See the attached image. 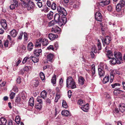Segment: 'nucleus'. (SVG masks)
I'll list each match as a JSON object with an SVG mask.
<instances>
[{
    "label": "nucleus",
    "instance_id": "69168bd1",
    "mask_svg": "<svg viewBox=\"0 0 125 125\" xmlns=\"http://www.w3.org/2000/svg\"><path fill=\"white\" fill-rule=\"evenodd\" d=\"M16 81L18 83H20L21 82V80L20 77L18 76L17 78Z\"/></svg>",
    "mask_w": 125,
    "mask_h": 125
},
{
    "label": "nucleus",
    "instance_id": "a878e982",
    "mask_svg": "<svg viewBox=\"0 0 125 125\" xmlns=\"http://www.w3.org/2000/svg\"><path fill=\"white\" fill-rule=\"evenodd\" d=\"M41 43L43 46H46L48 44V40L46 39H42Z\"/></svg>",
    "mask_w": 125,
    "mask_h": 125
},
{
    "label": "nucleus",
    "instance_id": "e433bc0d",
    "mask_svg": "<svg viewBox=\"0 0 125 125\" xmlns=\"http://www.w3.org/2000/svg\"><path fill=\"white\" fill-rule=\"evenodd\" d=\"M42 104H41V103H40L37 104L35 105V107L37 109L40 110L42 108Z\"/></svg>",
    "mask_w": 125,
    "mask_h": 125
},
{
    "label": "nucleus",
    "instance_id": "393cba45",
    "mask_svg": "<svg viewBox=\"0 0 125 125\" xmlns=\"http://www.w3.org/2000/svg\"><path fill=\"white\" fill-rule=\"evenodd\" d=\"M47 93L45 91H43L41 94V97L43 99H45L47 97Z\"/></svg>",
    "mask_w": 125,
    "mask_h": 125
},
{
    "label": "nucleus",
    "instance_id": "f03ea898",
    "mask_svg": "<svg viewBox=\"0 0 125 125\" xmlns=\"http://www.w3.org/2000/svg\"><path fill=\"white\" fill-rule=\"evenodd\" d=\"M66 87L73 89L76 87V83L71 76L68 77L66 80Z\"/></svg>",
    "mask_w": 125,
    "mask_h": 125
},
{
    "label": "nucleus",
    "instance_id": "13d9d810",
    "mask_svg": "<svg viewBox=\"0 0 125 125\" xmlns=\"http://www.w3.org/2000/svg\"><path fill=\"white\" fill-rule=\"evenodd\" d=\"M120 84L118 83H115L114 84H112L111 86L113 88H114L115 87L117 86H120Z\"/></svg>",
    "mask_w": 125,
    "mask_h": 125
},
{
    "label": "nucleus",
    "instance_id": "2eb2a0df",
    "mask_svg": "<svg viewBox=\"0 0 125 125\" xmlns=\"http://www.w3.org/2000/svg\"><path fill=\"white\" fill-rule=\"evenodd\" d=\"M42 52V50L41 49H35L34 51V53L36 56H39L41 54Z\"/></svg>",
    "mask_w": 125,
    "mask_h": 125
},
{
    "label": "nucleus",
    "instance_id": "c85d7f7f",
    "mask_svg": "<svg viewBox=\"0 0 125 125\" xmlns=\"http://www.w3.org/2000/svg\"><path fill=\"white\" fill-rule=\"evenodd\" d=\"M53 13L52 11H50L47 14V18L49 20L52 19L53 17Z\"/></svg>",
    "mask_w": 125,
    "mask_h": 125
},
{
    "label": "nucleus",
    "instance_id": "3c124183",
    "mask_svg": "<svg viewBox=\"0 0 125 125\" xmlns=\"http://www.w3.org/2000/svg\"><path fill=\"white\" fill-rule=\"evenodd\" d=\"M40 76L41 80H44L45 79V76L44 74L42 72L40 73Z\"/></svg>",
    "mask_w": 125,
    "mask_h": 125
},
{
    "label": "nucleus",
    "instance_id": "680f3d73",
    "mask_svg": "<svg viewBox=\"0 0 125 125\" xmlns=\"http://www.w3.org/2000/svg\"><path fill=\"white\" fill-rule=\"evenodd\" d=\"M13 2L14 3V4H15L16 7H17L18 6V0H12Z\"/></svg>",
    "mask_w": 125,
    "mask_h": 125
},
{
    "label": "nucleus",
    "instance_id": "423d86ee",
    "mask_svg": "<svg viewBox=\"0 0 125 125\" xmlns=\"http://www.w3.org/2000/svg\"><path fill=\"white\" fill-rule=\"evenodd\" d=\"M95 19L97 21H102V17L101 14L99 12H96L95 15Z\"/></svg>",
    "mask_w": 125,
    "mask_h": 125
},
{
    "label": "nucleus",
    "instance_id": "ddd939ff",
    "mask_svg": "<svg viewBox=\"0 0 125 125\" xmlns=\"http://www.w3.org/2000/svg\"><path fill=\"white\" fill-rule=\"evenodd\" d=\"M106 56L109 59H110L111 58L113 57V54L112 51L111 50H108L106 54Z\"/></svg>",
    "mask_w": 125,
    "mask_h": 125
},
{
    "label": "nucleus",
    "instance_id": "72a5a7b5",
    "mask_svg": "<svg viewBox=\"0 0 125 125\" xmlns=\"http://www.w3.org/2000/svg\"><path fill=\"white\" fill-rule=\"evenodd\" d=\"M56 75H54L52 76L51 80V82L53 84H55L56 83Z\"/></svg>",
    "mask_w": 125,
    "mask_h": 125
},
{
    "label": "nucleus",
    "instance_id": "09e8293b",
    "mask_svg": "<svg viewBox=\"0 0 125 125\" xmlns=\"http://www.w3.org/2000/svg\"><path fill=\"white\" fill-rule=\"evenodd\" d=\"M51 7L52 9L53 10H55L56 8V4L54 2H53L51 5Z\"/></svg>",
    "mask_w": 125,
    "mask_h": 125
},
{
    "label": "nucleus",
    "instance_id": "6ab92c4d",
    "mask_svg": "<svg viewBox=\"0 0 125 125\" xmlns=\"http://www.w3.org/2000/svg\"><path fill=\"white\" fill-rule=\"evenodd\" d=\"M119 109L120 112H123L125 111V106L124 104H120L119 106Z\"/></svg>",
    "mask_w": 125,
    "mask_h": 125
},
{
    "label": "nucleus",
    "instance_id": "4d7b16f0",
    "mask_svg": "<svg viewBox=\"0 0 125 125\" xmlns=\"http://www.w3.org/2000/svg\"><path fill=\"white\" fill-rule=\"evenodd\" d=\"M24 39L25 41H26L28 39V36L27 33L25 32L24 33Z\"/></svg>",
    "mask_w": 125,
    "mask_h": 125
},
{
    "label": "nucleus",
    "instance_id": "4be33fe9",
    "mask_svg": "<svg viewBox=\"0 0 125 125\" xmlns=\"http://www.w3.org/2000/svg\"><path fill=\"white\" fill-rule=\"evenodd\" d=\"M123 91L120 90L119 88L116 89L114 91V93L115 95H117L120 94L122 92H123Z\"/></svg>",
    "mask_w": 125,
    "mask_h": 125
},
{
    "label": "nucleus",
    "instance_id": "f257e3e1",
    "mask_svg": "<svg viewBox=\"0 0 125 125\" xmlns=\"http://www.w3.org/2000/svg\"><path fill=\"white\" fill-rule=\"evenodd\" d=\"M55 21L58 22L60 26H62L64 25L66 23L67 19L65 17H63L60 18V16L59 14L56 13L54 15V17Z\"/></svg>",
    "mask_w": 125,
    "mask_h": 125
},
{
    "label": "nucleus",
    "instance_id": "c03bdc74",
    "mask_svg": "<svg viewBox=\"0 0 125 125\" xmlns=\"http://www.w3.org/2000/svg\"><path fill=\"white\" fill-rule=\"evenodd\" d=\"M31 69V67L30 66H26L23 68L24 71L27 72H28L29 70Z\"/></svg>",
    "mask_w": 125,
    "mask_h": 125
},
{
    "label": "nucleus",
    "instance_id": "1a4fd4ad",
    "mask_svg": "<svg viewBox=\"0 0 125 125\" xmlns=\"http://www.w3.org/2000/svg\"><path fill=\"white\" fill-rule=\"evenodd\" d=\"M52 32L57 33H59L61 32V29L59 27L56 26V27H53L52 28Z\"/></svg>",
    "mask_w": 125,
    "mask_h": 125
},
{
    "label": "nucleus",
    "instance_id": "412c9836",
    "mask_svg": "<svg viewBox=\"0 0 125 125\" xmlns=\"http://www.w3.org/2000/svg\"><path fill=\"white\" fill-rule=\"evenodd\" d=\"M42 39H40L36 41L35 44V46L36 47H40L41 46Z\"/></svg>",
    "mask_w": 125,
    "mask_h": 125
},
{
    "label": "nucleus",
    "instance_id": "8fccbe9b",
    "mask_svg": "<svg viewBox=\"0 0 125 125\" xmlns=\"http://www.w3.org/2000/svg\"><path fill=\"white\" fill-rule=\"evenodd\" d=\"M91 71L92 72V75L93 76L95 73V69L94 66L92 67Z\"/></svg>",
    "mask_w": 125,
    "mask_h": 125
},
{
    "label": "nucleus",
    "instance_id": "338daca9",
    "mask_svg": "<svg viewBox=\"0 0 125 125\" xmlns=\"http://www.w3.org/2000/svg\"><path fill=\"white\" fill-rule=\"evenodd\" d=\"M47 4L48 7H51L52 4L51 2L50 1L48 0H47Z\"/></svg>",
    "mask_w": 125,
    "mask_h": 125
},
{
    "label": "nucleus",
    "instance_id": "49530a36",
    "mask_svg": "<svg viewBox=\"0 0 125 125\" xmlns=\"http://www.w3.org/2000/svg\"><path fill=\"white\" fill-rule=\"evenodd\" d=\"M56 22L55 21L52 20L49 22V26H53L56 24Z\"/></svg>",
    "mask_w": 125,
    "mask_h": 125
},
{
    "label": "nucleus",
    "instance_id": "dca6fc26",
    "mask_svg": "<svg viewBox=\"0 0 125 125\" xmlns=\"http://www.w3.org/2000/svg\"><path fill=\"white\" fill-rule=\"evenodd\" d=\"M98 74L100 77H101L104 76L105 74L104 70L100 68H98Z\"/></svg>",
    "mask_w": 125,
    "mask_h": 125
},
{
    "label": "nucleus",
    "instance_id": "4468645a",
    "mask_svg": "<svg viewBox=\"0 0 125 125\" xmlns=\"http://www.w3.org/2000/svg\"><path fill=\"white\" fill-rule=\"evenodd\" d=\"M54 57L53 54L49 53L47 55V60L51 62H52L53 61V58Z\"/></svg>",
    "mask_w": 125,
    "mask_h": 125
},
{
    "label": "nucleus",
    "instance_id": "b1692460",
    "mask_svg": "<svg viewBox=\"0 0 125 125\" xmlns=\"http://www.w3.org/2000/svg\"><path fill=\"white\" fill-rule=\"evenodd\" d=\"M81 108L83 111L87 112L88 110L89 109L88 104H86L85 105H84L81 107Z\"/></svg>",
    "mask_w": 125,
    "mask_h": 125
},
{
    "label": "nucleus",
    "instance_id": "a211bd4d",
    "mask_svg": "<svg viewBox=\"0 0 125 125\" xmlns=\"http://www.w3.org/2000/svg\"><path fill=\"white\" fill-rule=\"evenodd\" d=\"M78 81L79 84L81 85H82L84 84L85 80L82 76H80L78 77Z\"/></svg>",
    "mask_w": 125,
    "mask_h": 125
},
{
    "label": "nucleus",
    "instance_id": "473e14b6",
    "mask_svg": "<svg viewBox=\"0 0 125 125\" xmlns=\"http://www.w3.org/2000/svg\"><path fill=\"white\" fill-rule=\"evenodd\" d=\"M29 104L31 106H33L34 105V101L33 97L29 99Z\"/></svg>",
    "mask_w": 125,
    "mask_h": 125
},
{
    "label": "nucleus",
    "instance_id": "6e6552de",
    "mask_svg": "<svg viewBox=\"0 0 125 125\" xmlns=\"http://www.w3.org/2000/svg\"><path fill=\"white\" fill-rule=\"evenodd\" d=\"M0 24L1 26L4 29L6 30L7 28V24L6 21L5 20H1Z\"/></svg>",
    "mask_w": 125,
    "mask_h": 125
},
{
    "label": "nucleus",
    "instance_id": "6e6d98bb",
    "mask_svg": "<svg viewBox=\"0 0 125 125\" xmlns=\"http://www.w3.org/2000/svg\"><path fill=\"white\" fill-rule=\"evenodd\" d=\"M15 94L13 92H11L10 94V98L11 99H13L15 97Z\"/></svg>",
    "mask_w": 125,
    "mask_h": 125
},
{
    "label": "nucleus",
    "instance_id": "603ef678",
    "mask_svg": "<svg viewBox=\"0 0 125 125\" xmlns=\"http://www.w3.org/2000/svg\"><path fill=\"white\" fill-rule=\"evenodd\" d=\"M23 34V32L21 31L20 33V34L18 35V37L17 40H21L22 39V35Z\"/></svg>",
    "mask_w": 125,
    "mask_h": 125
},
{
    "label": "nucleus",
    "instance_id": "cd10ccee",
    "mask_svg": "<svg viewBox=\"0 0 125 125\" xmlns=\"http://www.w3.org/2000/svg\"><path fill=\"white\" fill-rule=\"evenodd\" d=\"M11 35L13 37H15L17 34V33L15 30H12L10 32Z\"/></svg>",
    "mask_w": 125,
    "mask_h": 125
},
{
    "label": "nucleus",
    "instance_id": "a18cd8bd",
    "mask_svg": "<svg viewBox=\"0 0 125 125\" xmlns=\"http://www.w3.org/2000/svg\"><path fill=\"white\" fill-rule=\"evenodd\" d=\"M62 106L63 107L65 108H67V104L66 103L65 101L63 100L62 101Z\"/></svg>",
    "mask_w": 125,
    "mask_h": 125
},
{
    "label": "nucleus",
    "instance_id": "0eeeda50",
    "mask_svg": "<svg viewBox=\"0 0 125 125\" xmlns=\"http://www.w3.org/2000/svg\"><path fill=\"white\" fill-rule=\"evenodd\" d=\"M34 6V4L33 2L31 1L28 4L27 9L28 10H31V12H32L33 11V8Z\"/></svg>",
    "mask_w": 125,
    "mask_h": 125
},
{
    "label": "nucleus",
    "instance_id": "f704fd0d",
    "mask_svg": "<svg viewBox=\"0 0 125 125\" xmlns=\"http://www.w3.org/2000/svg\"><path fill=\"white\" fill-rule=\"evenodd\" d=\"M122 7L120 4L118 3L117 5L116 8V11L117 12L120 11Z\"/></svg>",
    "mask_w": 125,
    "mask_h": 125
},
{
    "label": "nucleus",
    "instance_id": "9b49d317",
    "mask_svg": "<svg viewBox=\"0 0 125 125\" xmlns=\"http://www.w3.org/2000/svg\"><path fill=\"white\" fill-rule=\"evenodd\" d=\"M21 99L20 97L17 96L15 97V104L18 106H21Z\"/></svg>",
    "mask_w": 125,
    "mask_h": 125
},
{
    "label": "nucleus",
    "instance_id": "7ed1b4c3",
    "mask_svg": "<svg viewBox=\"0 0 125 125\" xmlns=\"http://www.w3.org/2000/svg\"><path fill=\"white\" fill-rule=\"evenodd\" d=\"M57 10L60 15L62 16H64L65 17L67 15V13L64 8L60 6L57 7Z\"/></svg>",
    "mask_w": 125,
    "mask_h": 125
},
{
    "label": "nucleus",
    "instance_id": "7c9ffc66",
    "mask_svg": "<svg viewBox=\"0 0 125 125\" xmlns=\"http://www.w3.org/2000/svg\"><path fill=\"white\" fill-rule=\"evenodd\" d=\"M30 59H31L32 61L34 63L37 62L39 61V59L38 58L32 56L30 57Z\"/></svg>",
    "mask_w": 125,
    "mask_h": 125
},
{
    "label": "nucleus",
    "instance_id": "0e129e2a",
    "mask_svg": "<svg viewBox=\"0 0 125 125\" xmlns=\"http://www.w3.org/2000/svg\"><path fill=\"white\" fill-rule=\"evenodd\" d=\"M37 4L39 8H41L42 7V5L41 2H38L37 3Z\"/></svg>",
    "mask_w": 125,
    "mask_h": 125
},
{
    "label": "nucleus",
    "instance_id": "f8f14e48",
    "mask_svg": "<svg viewBox=\"0 0 125 125\" xmlns=\"http://www.w3.org/2000/svg\"><path fill=\"white\" fill-rule=\"evenodd\" d=\"M58 35H56L51 33L49 34L48 37L49 39L51 40H54L56 38H57Z\"/></svg>",
    "mask_w": 125,
    "mask_h": 125
},
{
    "label": "nucleus",
    "instance_id": "f3484780",
    "mask_svg": "<svg viewBox=\"0 0 125 125\" xmlns=\"http://www.w3.org/2000/svg\"><path fill=\"white\" fill-rule=\"evenodd\" d=\"M100 68H101L103 70L105 69L107 71L108 70V67L107 65L103 63H100Z\"/></svg>",
    "mask_w": 125,
    "mask_h": 125
},
{
    "label": "nucleus",
    "instance_id": "2f4dec72",
    "mask_svg": "<svg viewBox=\"0 0 125 125\" xmlns=\"http://www.w3.org/2000/svg\"><path fill=\"white\" fill-rule=\"evenodd\" d=\"M109 80V76H105L103 78V82L104 83H106L108 82Z\"/></svg>",
    "mask_w": 125,
    "mask_h": 125
},
{
    "label": "nucleus",
    "instance_id": "39448f33",
    "mask_svg": "<svg viewBox=\"0 0 125 125\" xmlns=\"http://www.w3.org/2000/svg\"><path fill=\"white\" fill-rule=\"evenodd\" d=\"M102 40L104 45V44L108 45L110 42L111 40V39L110 37L107 36H106L105 38H103V40L102 39Z\"/></svg>",
    "mask_w": 125,
    "mask_h": 125
},
{
    "label": "nucleus",
    "instance_id": "ea45409f",
    "mask_svg": "<svg viewBox=\"0 0 125 125\" xmlns=\"http://www.w3.org/2000/svg\"><path fill=\"white\" fill-rule=\"evenodd\" d=\"M122 7L125 6V1L124 0H121L118 3Z\"/></svg>",
    "mask_w": 125,
    "mask_h": 125
},
{
    "label": "nucleus",
    "instance_id": "9d476101",
    "mask_svg": "<svg viewBox=\"0 0 125 125\" xmlns=\"http://www.w3.org/2000/svg\"><path fill=\"white\" fill-rule=\"evenodd\" d=\"M110 0H105L104 1H101L99 3V4L100 6L103 7L104 6L108 5L110 2Z\"/></svg>",
    "mask_w": 125,
    "mask_h": 125
},
{
    "label": "nucleus",
    "instance_id": "5fc2aeb1",
    "mask_svg": "<svg viewBox=\"0 0 125 125\" xmlns=\"http://www.w3.org/2000/svg\"><path fill=\"white\" fill-rule=\"evenodd\" d=\"M21 96L22 99L24 100L26 98V94L25 92H22L21 93Z\"/></svg>",
    "mask_w": 125,
    "mask_h": 125
},
{
    "label": "nucleus",
    "instance_id": "20e7f679",
    "mask_svg": "<svg viewBox=\"0 0 125 125\" xmlns=\"http://www.w3.org/2000/svg\"><path fill=\"white\" fill-rule=\"evenodd\" d=\"M114 56L115 58L117 60L119 64L121 63L120 61L122 59V55L120 52L115 51L114 52Z\"/></svg>",
    "mask_w": 125,
    "mask_h": 125
},
{
    "label": "nucleus",
    "instance_id": "864d4df0",
    "mask_svg": "<svg viewBox=\"0 0 125 125\" xmlns=\"http://www.w3.org/2000/svg\"><path fill=\"white\" fill-rule=\"evenodd\" d=\"M78 104L82 106L84 105V102L81 99H80L78 101Z\"/></svg>",
    "mask_w": 125,
    "mask_h": 125
},
{
    "label": "nucleus",
    "instance_id": "052dcab7",
    "mask_svg": "<svg viewBox=\"0 0 125 125\" xmlns=\"http://www.w3.org/2000/svg\"><path fill=\"white\" fill-rule=\"evenodd\" d=\"M60 97V95L58 94H56L54 100L55 102H57L58 101V99Z\"/></svg>",
    "mask_w": 125,
    "mask_h": 125
},
{
    "label": "nucleus",
    "instance_id": "aec40b11",
    "mask_svg": "<svg viewBox=\"0 0 125 125\" xmlns=\"http://www.w3.org/2000/svg\"><path fill=\"white\" fill-rule=\"evenodd\" d=\"M7 121L6 119L3 117L0 119V125H6Z\"/></svg>",
    "mask_w": 125,
    "mask_h": 125
},
{
    "label": "nucleus",
    "instance_id": "c756f323",
    "mask_svg": "<svg viewBox=\"0 0 125 125\" xmlns=\"http://www.w3.org/2000/svg\"><path fill=\"white\" fill-rule=\"evenodd\" d=\"M33 45L32 42L29 43L28 45V50L29 51H31L33 49Z\"/></svg>",
    "mask_w": 125,
    "mask_h": 125
},
{
    "label": "nucleus",
    "instance_id": "bb28decb",
    "mask_svg": "<svg viewBox=\"0 0 125 125\" xmlns=\"http://www.w3.org/2000/svg\"><path fill=\"white\" fill-rule=\"evenodd\" d=\"M61 113L62 115H64L65 116H68L70 115L69 112L67 110H65L62 111V112Z\"/></svg>",
    "mask_w": 125,
    "mask_h": 125
},
{
    "label": "nucleus",
    "instance_id": "4c0bfd02",
    "mask_svg": "<svg viewBox=\"0 0 125 125\" xmlns=\"http://www.w3.org/2000/svg\"><path fill=\"white\" fill-rule=\"evenodd\" d=\"M20 118L19 116H16L15 121L17 124H20Z\"/></svg>",
    "mask_w": 125,
    "mask_h": 125
},
{
    "label": "nucleus",
    "instance_id": "58836bf2",
    "mask_svg": "<svg viewBox=\"0 0 125 125\" xmlns=\"http://www.w3.org/2000/svg\"><path fill=\"white\" fill-rule=\"evenodd\" d=\"M116 71L115 70H111L110 73V77L114 78L115 75V74Z\"/></svg>",
    "mask_w": 125,
    "mask_h": 125
},
{
    "label": "nucleus",
    "instance_id": "de8ad7c7",
    "mask_svg": "<svg viewBox=\"0 0 125 125\" xmlns=\"http://www.w3.org/2000/svg\"><path fill=\"white\" fill-rule=\"evenodd\" d=\"M30 59V57H26L24 58L23 60L22 63L23 64H24L26 62H27L28 61H29L30 60H29Z\"/></svg>",
    "mask_w": 125,
    "mask_h": 125
},
{
    "label": "nucleus",
    "instance_id": "e2e57ef3",
    "mask_svg": "<svg viewBox=\"0 0 125 125\" xmlns=\"http://www.w3.org/2000/svg\"><path fill=\"white\" fill-rule=\"evenodd\" d=\"M9 43V41L8 40H6V41H5L4 43V45L5 47H8V45Z\"/></svg>",
    "mask_w": 125,
    "mask_h": 125
},
{
    "label": "nucleus",
    "instance_id": "c9c22d12",
    "mask_svg": "<svg viewBox=\"0 0 125 125\" xmlns=\"http://www.w3.org/2000/svg\"><path fill=\"white\" fill-rule=\"evenodd\" d=\"M50 10V9L47 7L46 6H45L44 7L43 9L41 10L42 12L44 11L45 13L47 12Z\"/></svg>",
    "mask_w": 125,
    "mask_h": 125
},
{
    "label": "nucleus",
    "instance_id": "774afa93",
    "mask_svg": "<svg viewBox=\"0 0 125 125\" xmlns=\"http://www.w3.org/2000/svg\"><path fill=\"white\" fill-rule=\"evenodd\" d=\"M15 7H16L15 4H13L10 5V8L11 9L13 10L15 8Z\"/></svg>",
    "mask_w": 125,
    "mask_h": 125
},
{
    "label": "nucleus",
    "instance_id": "79ce46f5",
    "mask_svg": "<svg viewBox=\"0 0 125 125\" xmlns=\"http://www.w3.org/2000/svg\"><path fill=\"white\" fill-rule=\"evenodd\" d=\"M42 97L40 96H38L37 98V101L39 102V103L43 104L42 101Z\"/></svg>",
    "mask_w": 125,
    "mask_h": 125
},
{
    "label": "nucleus",
    "instance_id": "5701e85b",
    "mask_svg": "<svg viewBox=\"0 0 125 125\" xmlns=\"http://www.w3.org/2000/svg\"><path fill=\"white\" fill-rule=\"evenodd\" d=\"M111 60L110 61V64H115L116 63L119 64V63L116 60L115 58L114 57H112L111 58Z\"/></svg>",
    "mask_w": 125,
    "mask_h": 125
},
{
    "label": "nucleus",
    "instance_id": "37998d69",
    "mask_svg": "<svg viewBox=\"0 0 125 125\" xmlns=\"http://www.w3.org/2000/svg\"><path fill=\"white\" fill-rule=\"evenodd\" d=\"M98 43L97 44V46L98 48V50H101L102 49L101 44L100 42V41L99 40H97Z\"/></svg>",
    "mask_w": 125,
    "mask_h": 125
},
{
    "label": "nucleus",
    "instance_id": "bf43d9fd",
    "mask_svg": "<svg viewBox=\"0 0 125 125\" xmlns=\"http://www.w3.org/2000/svg\"><path fill=\"white\" fill-rule=\"evenodd\" d=\"M92 52H94L95 53H96L97 52L96 49V48L95 46H93L92 47Z\"/></svg>",
    "mask_w": 125,
    "mask_h": 125
},
{
    "label": "nucleus",
    "instance_id": "a19ab883",
    "mask_svg": "<svg viewBox=\"0 0 125 125\" xmlns=\"http://www.w3.org/2000/svg\"><path fill=\"white\" fill-rule=\"evenodd\" d=\"M34 86L35 87L37 86L39 84V82L37 80H34L32 82Z\"/></svg>",
    "mask_w": 125,
    "mask_h": 125
}]
</instances>
